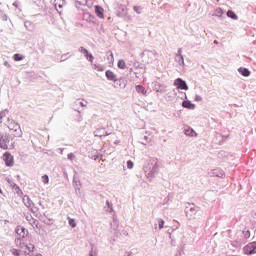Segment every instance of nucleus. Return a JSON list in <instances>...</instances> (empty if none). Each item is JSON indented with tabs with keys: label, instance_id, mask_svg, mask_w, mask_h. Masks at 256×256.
<instances>
[{
	"label": "nucleus",
	"instance_id": "obj_7",
	"mask_svg": "<svg viewBox=\"0 0 256 256\" xmlns=\"http://www.w3.org/2000/svg\"><path fill=\"white\" fill-rule=\"evenodd\" d=\"M95 14L99 19H105V9L101 6H95Z\"/></svg>",
	"mask_w": 256,
	"mask_h": 256
},
{
	"label": "nucleus",
	"instance_id": "obj_2",
	"mask_svg": "<svg viewBox=\"0 0 256 256\" xmlns=\"http://www.w3.org/2000/svg\"><path fill=\"white\" fill-rule=\"evenodd\" d=\"M244 255H255L256 253V242H251L243 248Z\"/></svg>",
	"mask_w": 256,
	"mask_h": 256
},
{
	"label": "nucleus",
	"instance_id": "obj_1",
	"mask_svg": "<svg viewBox=\"0 0 256 256\" xmlns=\"http://www.w3.org/2000/svg\"><path fill=\"white\" fill-rule=\"evenodd\" d=\"M0 149H15V142H13V138L9 135H5L4 138H2V142H0Z\"/></svg>",
	"mask_w": 256,
	"mask_h": 256
},
{
	"label": "nucleus",
	"instance_id": "obj_5",
	"mask_svg": "<svg viewBox=\"0 0 256 256\" xmlns=\"http://www.w3.org/2000/svg\"><path fill=\"white\" fill-rule=\"evenodd\" d=\"M20 247H21V249H23L24 255H26V256L31 255V253H33V251H35V245H33V244H28L24 248H23V246H20Z\"/></svg>",
	"mask_w": 256,
	"mask_h": 256
},
{
	"label": "nucleus",
	"instance_id": "obj_21",
	"mask_svg": "<svg viewBox=\"0 0 256 256\" xmlns=\"http://www.w3.org/2000/svg\"><path fill=\"white\" fill-rule=\"evenodd\" d=\"M42 181H43L45 184L49 183V176H48V175L42 176Z\"/></svg>",
	"mask_w": 256,
	"mask_h": 256
},
{
	"label": "nucleus",
	"instance_id": "obj_20",
	"mask_svg": "<svg viewBox=\"0 0 256 256\" xmlns=\"http://www.w3.org/2000/svg\"><path fill=\"white\" fill-rule=\"evenodd\" d=\"M134 163H133V161H131V160H129L128 162H127V167H128V169H133V167H134Z\"/></svg>",
	"mask_w": 256,
	"mask_h": 256
},
{
	"label": "nucleus",
	"instance_id": "obj_14",
	"mask_svg": "<svg viewBox=\"0 0 256 256\" xmlns=\"http://www.w3.org/2000/svg\"><path fill=\"white\" fill-rule=\"evenodd\" d=\"M185 135H188V137H197V133L193 129L185 130Z\"/></svg>",
	"mask_w": 256,
	"mask_h": 256
},
{
	"label": "nucleus",
	"instance_id": "obj_13",
	"mask_svg": "<svg viewBox=\"0 0 256 256\" xmlns=\"http://www.w3.org/2000/svg\"><path fill=\"white\" fill-rule=\"evenodd\" d=\"M118 69H127V64L125 63V60H119L117 63Z\"/></svg>",
	"mask_w": 256,
	"mask_h": 256
},
{
	"label": "nucleus",
	"instance_id": "obj_30",
	"mask_svg": "<svg viewBox=\"0 0 256 256\" xmlns=\"http://www.w3.org/2000/svg\"><path fill=\"white\" fill-rule=\"evenodd\" d=\"M38 256H41V254H39Z\"/></svg>",
	"mask_w": 256,
	"mask_h": 256
},
{
	"label": "nucleus",
	"instance_id": "obj_18",
	"mask_svg": "<svg viewBox=\"0 0 256 256\" xmlns=\"http://www.w3.org/2000/svg\"><path fill=\"white\" fill-rule=\"evenodd\" d=\"M158 225H159V229H163L165 225V221L163 219H158Z\"/></svg>",
	"mask_w": 256,
	"mask_h": 256
},
{
	"label": "nucleus",
	"instance_id": "obj_17",
	"mask_svg": "<svg viewBox=\"0 0 256 256\" xmlns=\"http://www.w3.org/2000/svg\"><path fill=\"white\" fill-rule=\"evenodd\" d=\"M14 61H23V56L21 54H15Z\"/></svg>",
	"mask_w": 256,
	"mask_h": 256
},
{
	"label": "nucleus",
	"instance_id": "obj_26",
	"mask_svg": "<svg viewBox=\"0 0 256 256\" xmlns=\"http://www.w3.org/2000/svg\"><path fill=\"white\" fill-rule=\"evenodd\" d=\"M215 45H219V42L217 40L214 41Z\"/></svg>",
	"mask_w": 256,
	"mask_h": 256
},
{
	"label": "nucleus",
	"instance_id": "obj_15",
	"mask_svg": "<svg viewBox=\"0 0 256 256\" xmlns=\"http://www.w3.org/2000/svg\"><path fill=\"white\" fill-rule=\"evenodd\" d=\"M227 16L230 17V19H234V20L239 19V17L237 16V14H235V12H233L232 10H229V11L227 12Z\"/></svg>",
	"mask_w": 256,
	"mask_h": 256
},
{
	"label": "nucleus",
	"instance_id": "obj_6",
	"mask_svg": "<svg viewBox=\"0 0 256 256\" xmlns=\"http://www.w3.org/2000/svg\"><path fill=\"white\" fill-rule=\"evenodd\" d=\"M80 53H82L83 55H85L86 59L88 61H90V63H93V54L89 53V51L87 49H85L84 47H80L79 49Z\"/></svg>",
	"mask_w": 256,
	"mask_h": 256
},
{
	"label": "nucleus",
	"instance_id": "obj_27",
	"mask_svg": "<svg viewBox=\"0 0 256 256\" xmlns=\"http://www.w3.org/2000/svg\"><path fill=\"white\" fill-rule=\"evenodd\" d=\"M110 56H111V59H112V61H113V60H114V58H113V53H112V52H111Z\"/></svg>",
	"mask_w": 256,
	"mask_h": 256
},
{
	"label": "nucleus",
	"instance_id": "obj_11",
	"mask_svg": "<svg viewBox=\"0 0 256 256\" xmlns=\"http://www.w3.org/2000/svg\"><path fill=\"white\" fill-rule=\"evenodd\" d=\"M137 93H142V95H147V89L141 85L136 86Z\"/></svg>",
	"mask_w": 256,
	"mask_h": 256
},
{
	"label": "nucleus",
	"instance_id": "obj_23",
	"mask_svg": "<svg viewBox=\"0 0 256 256\" xmlns=\"http://www.w3.org/2000/svg\"><path fill=\"white\" fill-rule=\"evenodd\" d=\"M68 159H70V161H73V159H75V155L73 153L68 154Z\"/></svg>",
	"mask_w": 256,
	"mask_h": 256
},
{
	"label": "nucleus",
	"instance_id": "obj_29",
	"mask_svg": "<svg viewBox=\"0 0 256 256\" xmlns=\"http://www.w3.org/2000/svg\"><path fill=\"white\" fill-rule=\"evenodd\" d=\"M89 256H93V253H92V252H90Z\"/></svg>",
	"mask_w": 256,
	"mask_h": 256
},
{
	"label": "nucleus",
	"instance_id": "obj_24",
	"mask_svg": "<svg viewBox=\"0 0 256 256\" xmlns=\"http://www.w3.org/2000/svg\"><path fill=\"white\" fill-rule=\"evenodd\" d=\"M190 211H191L192 213H197V210H196L195 208H190Z\"/></svg>",
	"mask_w": 256,
	"mask_h": 256
},
{
	"label": "nucleus",
	"instance_id": "obj_16",
	"mask_svg": "<svg viewBox=\"0 0 256 256\" xmlns=\"http://www.w3.org/2000/svg\"><path fill=\"white\" fill-rule=\"evenodd\" d=\"M68 223L70 225V227H72V229H75V227H77V223L75 222V219L68 217Z\"/></svg>",
	"mask_w": 256,
	"mask_h": 256
},
{
	"label": "nucleus",
	"instance_id": "obj_9",
	"mask_svg": "<svg viewBox=\"0 0 256 256\" xmlns=\"http://www.w3.org/2000/svg\"><path fill=\"white\" fill-rule=\"evenodd\" d=\"M106 78L108 79V81H117V75H115V72L111 71V70H107L105 72Z\"/></svg>",
	"mask_w": 256,
	"mask_h": 256
},
{
	"label": "nucleus",
	"instance_id": "obj_22",
	"mask_svg": "<svg viewBox=\"0 0 256 256\" xmlns=\"http://www.w3.org/2000/svg\"><path fill=\"white\" fill-rule=\"evenodd\" d=\"M11 253H12V255H14V256H19V255H20V252H19V250H17V249H12V250H11Z\"/></svg>",
	"mask_w": 256,
	"mask_h": 256
},
{
	"label": "nucleus",
	"instance_id": "obj_12",
	"mask_svg": "<svg viewBox=\"0 0 256 256\" xmlns=\"http://www.w3.org/2000/svg\"><path fill=\"white\" fill-rule=\"evenodd\" d=\"M182 107H185L186 109H195V105H193L191 102L189 101H184L182 103Z\"/></svg>",
	"mask_w": 256,
	"mask_h": 256
},
{
	"label": "nucleus",
	"instance_id": "obj_19",
	"mask_svg": "<svg viewBox=\"0 0 256 256\" xmlns=\"http://www.w3.org/2000/svg\"><path fill=\"white\" fill-rule=\"evenodd\" d=\"M134 11L138 14H141V11H143V8H141V6H134Z\"/></svg>",
	"mask_w": 256,
	"mask_h": 256
},
{
	"label": "nucleus",
	"instance_id": "obj_4",
	"mask_svg": "<svg viewBox=\"0 0 256 256\" xmlns=\"http://www.w3.org/2000/svg\"><path fill=\"white\" fill-rule=\"evenodd\" d=\"M3 160L5 161L7 167H13V156L9 152L4 153Z\"/></svg>",
	"mask_w": 256,
	"mask_h": 256
},
{
	"label": "nucleus",
	"instance_id": "obj_10",
	"mask_svg": "<svg viewBox=\"0 0 256 256\" xmlns=\"http://www.w3.org/2000/svg\"><path fill=\"white\" fill-rule=\"evenodd\" d=\"M238 72L240 75H243V77H249V75H251V71L247 68H239Z\"/></svg>",
	"mask_w": 256,
	"mask_h": 256
},
{
	"label": "nucleus",
	"instance_id": "obj_25",
	"mask_svg": "<svg viewBox=\"0 0 256 256\" xmlns=\"http://www.w3.org/2000/svg\"><path fill=\"white\" fill-rule=\"evenodd\" d=\"M243 235H244V237H247V231L246 230L243 231Z\"/></svg>",
	"mask_w": 256,
	"mask_h": 256
},
{
	"label": "nucleus",
	"instance_id": "obj_3",
	"mask_svg": "<svg viewBox=\"0 0 256 256\" xmlns=\"http://www.w3.org/2000/svg\"><path fill=\"white\" fill-rule=\"evenodd\" d=\"M174 85L177 86V89H183L184 91H187V89H189L187 83H185V81H183V79L181 78L176 79Z\"/></svg>",
	"mask_w": 256,
	"mask_h": 256
},
{
	"label": "nucleus",
	"instance_id": "obj_28",
	"mask_svg": "<svg viewBox=\"0 0 256 256\" xmlns=\"http://www.w3.org/2000/svg\"><path fill=\"white\" fill-rule=\"evenodd\" d=\"M0 194H1V195L3 194V190H1V188H0Z\"/></svg>",
	"mask_w": 256,
	"mask_h": 256
},
{
	"label": "nucleus",
	"instance_id": "obj_8",
	"mask_svg": "<svg viewBox=\"0 0 256 256\" xmlns=\"http://www.w3.org/2000/svg\"><path fill=\"white\" fill-rule=\"evenodd\" d=\"M16 233L19 235V237L25 238L27 235V229L23 226H17Z\"/></svg>",
	"mask_w": 256,
	"mask_h": 256
}]
</instances>
